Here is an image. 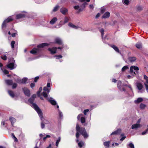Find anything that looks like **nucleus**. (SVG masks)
Wrapping results in <instances>:
<instances>
[{"mask_svg": "<svg viewBox=\"0 0 148 148\" xmlns=\"http://www.w3.org/2000/svg\"><path fill=\"white\" fill-rule=\"evenodd\" d=\"M37 113L40 117L41 122L45 124L48 123L49 122L47 120L44 119L42 116V113L40 109H39L37 110Z\"/></svg>", "mask_w": 148, "mask_h": 148, "instance_id": "39448f33", "label": "nucleus"}, {"mask_svg": "<svg viewBox=\"0 0 148 148\" xmlns=\"http://www.w3.org/2000/svg\"><path fill=\"white\" fill-rule=\"evenodd\" d=\"M106 11V8L104 7H102L101 9V13H103Z\"/></svg>", "mask_w": 148, "mask_h": 148, "instance_id": "a18cd8bd", "label": "nucleus"}, {"mask_svg": "<svg viewBox=\"0 0 148 148\" xmlns=\"http://www.w3.org/2000/svg\"><path fill=\"white\" fill-rule=\"evenodd\" d=\"M148 127V125L147 126ZM148 133V128L145 131L143 132L142 133V135H144L147 134Z\"/></svg>", "mask_w": 148, "mask_h": 148, "instance_id": "ea45409f", "label": "nucleus"}, {"mask_svg": "<svg viewBox=\"0 0 148 148\" xmlns=\"http://www.w3.org/2000/svg\"><path fill=\"white\" fill-rule=\"evenodd\" d=\"M89 109H85L84 110L83 113L84 115H86L87 112H89Z\"/></svg>", "mask_w": 148, "mask_h": 148, "instance_id": "8fccbe9b", "label": "nucleus"}, {"mask_svg": "<svg viewBox=\"0 0 148 148\" xmlns=\"http://www.w3.org/2000/svg\"><path fill=\"white\" fill-rule=\"evenodd\" d=\"M60 12L63 15H65L68 12V9L64 7L60 8Z\"/></svg>", "mask_w": 148, "mask_h": 148, "instance_id": "dca6fc26", "label": "nucleus"}, {"mask_svg": "<svg viewBox=\"0 0 148 148\" xmlns=\"http://www.w3.org/2000/svg\"><path fill=\"white\" fill-rule=\"evenodd\" d=\"M50 86H51V84L50 83H48L47 84V88H49L50 87Z\"/></svg>", "mask_w": 148, "mask_h": 148, "instance_id": "680f3d73", "label": "nucleus"}, {"mask_svg": "<svg viewBox=\"0 0 148 148\" xmlns=\"http://www.w3.org/2000/svg\"><path fill=\"white\" fill-rule=\"evenodd\" d=\"M8 92L9 95L12 97H14V94L12 91L9 90Z\"/></svg>", "mask_w": 148, "mask_h": 148, "instance_id": "c756f323", "label": "nucleus"}, {"mask_svg": "<svg viewBox=\"0 0 148 148\" xmlns=\"http://www.w3.org/2000/svg\"><path fill=\"white\" fill-rule=\"evenodd\" d=\"M60 23L62 25H64L65 23H64V21H60Z\"/></svg>", "mask_w": 148, "mask_h": 148, "instance_id": "13d9d810", "label": "nucleus"}, {"mask_svg": "<svg viewBox=\"0 0 148 148\" xmlns=\"http://www.w3.org/2000/svg\"><path fill=\"white\" fill-rule=\"evenodd\" d=\"M36 95L35 94H34L33 95L32 97H31L32 98H33L34 99H35L36 97Z\"/></svg>", "mask_w": 148, "mask_h": 148, "instance_id": "69168bd1", "label": "nucleus"}, {"mask_svg": "<svg viewBox=\"0 0 148 148\" xmlns=\"http://www.w3.org/2000/svg\"><path fill=\"white\" fill-rule=\"evenodd\" d=\"M57 49V47H54L52 48H49L48 50L51 54H53L56 53Z\"/></svg>", "mask_w": 148, "mask_h": 148, "instance_id": "9d476101", "label": "nucleus"}, {"mask_svg": "<svg viewBox=\"0 0 148 148\" xmlns=\"http://www.w3.org/2000/svg\"><path fill=\"white\" fill-rule=\"evenodd\" d=\"M57 108L58 109V112L59 115V119H62L63 117V114L62 112H61L59 109V106L58 105H57Z\"/></svg>", "mask_w": 148, "mask_h": 148, "instance_id": "f8f14e48", "label": "nucleus"}, {"mask_svg": "<svg viewBox=\"0 0 148 148\" xmlns=\"http://www.w3.org/2000/svg\"><path fill=\"white\" fill-rule=\"evenodd\" d=\"M138 70L139 68L138 67L135 66H131L130 68V71L131 73H132L134 72V70L135 71H138Z\"/></svg>", "mask_w": 148, "mask_h": 148, "instance_id": "a211bd4d", "label": "nucleus"}, {"mask_svg": "<svg viewBox=\"0 0 148 148\" xmlns=\"http://www.w3.org/2000/svg\"><path fill=\"white\" fill-rule=\"evenodd\" d=\"M74 8L75 10H78L79 12H81L82 10V9L79 8V5L75 6H74Z\"/></svg>", "mask_w": 148, "mask_h": 148, "instance_id": "7c9ffc66", "label": "nucleus"}, {"mask_svg": "<svg viewBox=\"0 0 148 148\" xmlns=\"http://www.w3.org/2000/svg\"><path fill=\"white\" fill-rule=\"evenodd\" d=\"M39 78V77L37 76L34 78V82H36Z\"/></svg>", "mask_w": 148, "mask_h": 148, "instance_id": "bf43d9fd", "label": "nucleus"}, {"mask_svg": "<svg viewBox=\"0 0 148 148\" xmlns=\"http://www.w3.org/2000/svg\"><path fill=\"white\" fill-rule=\"evenodd\" d=\"M35 84L34 83H32L30 84V86L31 88L34 87L35 86Z\"/></svg>", "mask_w": 148, "mask_h": 148, "instance_id": "0e129e2a", "label": "nucleus"}, {"mask_svg": "<svg viewBox=\"0 0 148 148\" xmlns=\"http://www.w3.org/2000/svg\"><path fill=\"white\" fill-rule=\"evenodd\" d=\"M112 47L117 52L119 53V51L118 48L114 45L112 46Z\"/></svg>", "mask_w": 148, "mask_h": 148, "instance_id": "72a5a7b5", "label": "nucleus"}, {"mask_svg": "<svg viewBox=\"0 0 148 148\" xmlns=\"http://www.w3.org/2000/svg\"><path fill=\"white\" fill-rule=\"evenodd\" d=\"M78 146L79 147L81 148L82 147V146H83L84 145V142L81 141H80L78 143Z\"/></svg>", "mask_w": 148, "mask_h": 148, "instance_id": "e433bc0d", "label": "nucleus"}, {"mask_svg": "<svg viewBox=\"0 0 148 148\" xmlns=\"http://www.w3.org/2000/svg\"><path fill=\"white\" fill-rule=\"evenodd\" d=\"M121 130L120 129H119L116 131L112 132L110 134V135H117L119 134L121 132Z\"/></svg>", "mask_w": 148, "mask_h": 148, "instance_id": "f3484780", "label": "nucleus"}, {"mask_svg": "<svg viewBox=\"0 0 148 148\" xmlns=\"http://www.w3.org/2000/svg\"><path fill=\"white\" fill-rule=\"evenodd\" d=\"M127 86L131 90H132L130 85H127V84L122 83L120 81H119L117 83V87L119 90L121 92H123V94L125 95H126L127 94V92L124 86Z\"/></svg>", "mask_w": 148, "mask_h": 148, "instance_id": "f03ea898", "label": "nucleus"}, {"mask_svg": "<svg viewBox=\"0 0 148 148\" xmlns=\"http://www.w3.org/2000/svg\"><path fill=\"white\" fill-rule=\"evenodd\" d=\"M12 62L9 61V64L7 65V67L10 70H12L16 67V65L15 64V61L13 58L11 59Z\"/></svg>", "mask_w": 148, "mask_h": 148, "instance_id": "423d86ee", "label": "nucleus"}, {"mask_svg": "<svg viewBox=\"0 0 148 148\" xmlns=\"http://www.w3.org/2000/svg\"><path fill=\"white\" fill-rule=\"evenodd\" d=\"M141 127V125L136 123L132 125L131 128L132 129L137 130L138 128H140Z\"/></svg>", "mask_w": 148, "mask_h": 148, "instance_id": "4468645a", "label": "nucleus"}, {"mask_svg": "<svg viewBox=\"0 0 148 148\" xmlns=\"http://www.w3.org/2000/svg\"><path fill=\"white\" fill-rule=\"evenodd\" d=\"M15 41L13 40L12 41L11 44V47L12 49H13L14 48V45L15 44Z\"/></svg>", "mask_w": 148, "mask_h": 148, "instance_id": "79ce46f5", "label": "nucleus"}, {"mask_svg": "<svg viewBox=\"0 0 148 148\" xmlns=\"http://www.w3.org/2000/svg\"><path fill=\"white\" fill-rule=\"evenodd\" d=\"M22 79H18L16 81L19 84H22Z\"/></svg>", "mask_w": 148, "mask_h": 148, "instance_id": "864d4df0", "label": "nucleus"}, {"mask_svg": "<svg viewBox=\"0 0 148 148\" xmlns=\"http://www.w3.org/2000/svg\"><path fill=\"white\" fill-rule=\"evenodd\" d=\"M13 20V18L11 17L8 18L7 19L4 21L1 27L2 29L5 28L6 26L7 23Z\"/></svg>", "mask_w": 148, "mask_h": 148, "instance_id": "6e6552de", "label": "nucleus"}, {"mask_svg": "<svg viewBox=\"0 0 148 148\" xmlns=\"http://www.w3.org/2000/svg\"><path fill=\"white\" fill-rule=\"evenodd\" d=\"M137 9L138 10H140L142 9V8L140 6H138L137 7Z\"/></svg>", "mask_w": 148, "mask_h": 148, "instance_id": "052dcab7", "label": "nucleus"}, {"mask_svg": "<svg viewBox=\"0 0 148 148\" xmlns=\"http://www.w3.org/2000/svg\"><path fill=\"white\" fill-rule=\"evenodd\" d=\"M144 78L146 80L145 82H147V81L148 80V77L146 75H144Z\"/></svg>", "mask_w": 148, "mask_h": 148, "instance_id": "4d7b16f0", "label": "nucleus"}, {"mask_svg": "<svg viewBox=\"0 0 148 148\" xmlns=\"http://www.w3.org/2000/svg\"><path fill=\"white\" fill-rule=\"evenodd\" d=\"M110 15V14L108 12H105L102 16V18H108Z\"/></svg>", "mask_w": 148, "mask_h": 148, "instance_id": "aec40b11", "label": "nucleus"}, {"mask_svg": "<svg viewBox=\"0 0 148 148\" xmlns=\"http://www.w3.org/2000/svg\"><path fill=\"white\" fill-rule=\"evenodd\" d=\"M58 19L56 17H53L50 21L49 23L51 25H53L57 21Z\"/></svg>", "mask_w": 148, "mask_h": 148, "instance_id": "6ab92c4d", "label": "nucleus"}, {"mask_svg": "<svg viewBox=\"0 0 148 148\" xmlns=\"http://www.w3.org/2000/svg\"><path fill=\"white\" fill-rule=\"evenodd\" d=\"M121 138H120V140L122 141H123L126 137V136H125V134L123 133L121 134Z\"/></svg>", "mask_w": 148, "mask_h": 148, "instance_id": "473e14b6", "label": "nucleus"}, {"mask_svg": "<svg viewBox=\"0 0 148 148\" xmlns=\"http://www.w3.org/2000/svg\"><path fill=\"white\" fill-rule=\"evenodd\" d=\"M5 82L7 85H12L13 83V81L12 80L6 79L5 80Z\"/></svg>", "mask_w": 148, "mask_h": 148, "instance_id": "a878e982", "label": "nucleus"}, {"mask_svg": "<svg viewBox=\"0 0 148 148\" xmlns=\"http://www.w3.org/2000/svg\"><path fill=\"white\" fill-rule=\"evenodd\" d=\"M123 3L126 5H127L129 4V1L128 0H122Z\"/></svg>", "mask_w": 148, "mask_h": 148, "instance_id": "a19ab883", "label": "nucleus"}, {"mask_svg": "<svg viewBox=\"0 0 148 148\" xmlns=\"http://www.w3.org/2000/svg\"><path fill=\"white\" fill-rule=\"evenodd\" d=\"M60 8V6L58 5H56L53 7L51 11V13L52 14L53 13L57 12L59 10Z\"/></svg>", "mask_w": 148, "mask_h": 148, "instance_id": "2eb2a0df", "label": "nucleus"}, {"mask_svg": "<svg viewBox=\"0 0 148 148\" xmlns=\"http://www.w3.org/2000/svg\"><path fill=\"white\" fill-rule=\"evenodd\" d=\"M100 16V14L99 13H98L96 15L95 17L96 18H98Z\"/></svg>", "mask_w": 148, "mask_h": 148, "instance_id": "774afa93", "label": "nucleus"}, {"mask_svg": "<svg viewBox=\"0 0 148 148\" xmlns=\"http://www.w3.org/2000/svg\"><path fill=\"white\" fill-rule=\"evenodd\" d=\"M137 86L139 90H141L143 88V86L141 84L138 83L137 84Z\"/></svg>", "mask_w": 148, "mask_h": 148, "instance_id": "bb28decb", "label": "nucleus"}, {"mask_svg": "<svg viewBox=\"0 0 148 148\" xmlns=\"http://www.w3.org/2000/svg\"><path fill=\"white\" fill-rule=\"evenodd\" d=\"M136 46L137 48L140 49L142 47V44L140 42H138L136 44Z\"/></svg>", "mask_w": 148, "mask_h": 148, "instance_id": "2f4dec72", "label": "nucleus"}, {"mask_svg": "<svg viewBox=\"0 0 148 148\" xmlns=\"http://www.w3.org/2000/svg\"><path fill=\"white\" fill-rule=\"evenodd\" d=\"M60 140L61 137H58V138L56 140V145L57 146V147H58L59 143L60 142Z\"/></svg>", "mask_w": 148, "mask_h": 148, "instance_id": "f704fd0d", "label": "nucleus"}, {"mask_svg": "<svg viewBox=\"0 0 148 148\" xmlns=\"http://www.w3.org/2000/svg\"><path fill=\"white\" fill-rule=\"evenodd\" d=\"M12 125V126H13V124L16 122V119L12 117H10L9 119Z\"/></svg>", "mask_w": 148, "mask_h": 148, "instance_id": "cd10ccee", "label": "nucleus"}, {"mask_svg": "<svg viewBox=\"0 0 148 148\" xmlns=\"http://www.w3.org/2000/svg\"><path fill=\"white\" fill-rule=\"evenodd\" d=\"M27 80V78L25 77L23 78V79H22V84H25L26 83Z\"/></svg>", "mask_w": 148, "mask_h": 148, "instance_id": "4c0bfd02", "label": "nucleus"}, {"mask_svg": "<svg viewBox=\"0 0 148 148\" xmlns=\"http://www.w3.org/2000/svg\"><path fill=\"white\" fill-rule=\"evenodd\" d=\"M41 95H42L43 97L46 98V99L48 100V101L50 103L53 105H56L57 103L56 101L51 97L49 98L48 97V94L45 92H43L41 94Z\"/></svg>", "mask_w": 148, "mask_h": 148, "instance_id": "20e7f679", "label": "nucleus"}, {"mask_svg": "<svg viewBox=\"0 0 148 148\" xmlns=\"http://www.w3.org/2000/svg\"><path fill=\"white\" fill-rule=\"evenodd\" d=\"M100 32H101V37L103 39V41L104 42L106 43V42L105 41V39L103 38V36L104 34V30L103 28H101L100 29Z\"/></svg>", "mask_w": 148, "mask_h": 148, "instance_id": "b1692460", "label": "nucleus"}, {"mask_svg": "<svg viewBox=\"0 0 148 148\" xmlns=\"http://www.w3.org/2000/svg\"><path fill=\"white\" fill-rule=\"evenodd\" d=\"M49 44L47 43H43L37 45L38 48H34L30 51V53H31L34 54L39 52L40 50V49L39 48L41 47H44L47 46Z\"/></svg>", "mask_w": 148, "mask_h": 148, "instance_id": "7ed1b4c3", "label": "nucleus"}, {"mask_svg": "<svg viewBox=\"0 0 148 148\" xmlns=\"http://www.w3.org/2000/svg\"><path fill=\"white\" fill-rule=\"evenodd\" d=\"M69 21V19L67 17H65L64 18V23H67Z\"/></svg>", "mask_w": 148, "mask_h": 148, "instance_id": "49530a36", "label": "nucleus"}, {"mask_svg": "<svg viewBox=\"0 0 148 148\" xmlns=\"http://www.w3.org/2000/svg\"><path fill=\"white\" fill-rule=\"evenodd\" d=\"M23 89L25 95L29 97L30 95V92L29 90L26 88H23Z\"/></svg>", "mask_w": 148, "mask_h": 148, "instance_id": "9b49d317", "label": "nucleus"}, {"mask_svg": "<svg viewBox=\"0 0 148 148\" xmlns=\"http://www.w3.org/2000/svg\"><path fill=\"white\" fill-rule=\"evenodd\" d=\"M40 92H41L39 91H38L37 92V95L38 97H40V96H41Z\"/></svg>", "mask_w": 148, "mask_h": 148, "instance_id": "338daca9", "label": "nucleus"}, {"mask_svg": "<svg viewBox=\"0 0 148 148\" xmlns=\"http://www.w3.org/2000/svg\"><path fill=\"white\" fill-rule=\"evenodd\" d=\"M136 58L134 56L130 57L128 58L129 60L131 62H134L136 60Z\"/></svg>", "mask_w": 148, "mask_h": 148, "instance_id": "4be33fe9", "label": "nucleus"}, {"mask_svg": "<svg viewBox=\"0 0 148 148\" xmlns=\"http://www.w3.org/2000/svg\"><path fill=\"white\" fill-rule=\"evenodd\" d=\"M43 90L44 91L46 92H47L49 93L51 90V88H48L46 86L44 87L43 88Z\"/></svg>", "mask_w": 148, "mask_h": 148, "instance_id": "c9c22d12", "label": "nucleus"}, {"mask_svg": "<svg viewBox=\"0 0 148 148\" xmlns=\"http://www.w3.org/2000/svg\"><path fill=\"white\" fill-rule=\"evenodd\" d=\"M110 141L105 142H104L103 145L105 146L106 148H109Z\"/></svg>", "mask_w": 148, "mask_h": 148, "instance_id": "c85d7f7f", "label": "nucleus"}, {"mask_svg": "<svg viewBox=\"0 0 148 148\" xmlns=\"http://www.w3.org/2000/svg\"><path fill=\"white\" fill-rule=\"evenodd\" d=\"M3 72L5 74H7L9 73V72L6 69L3 70Z\"/></svg>", "mask_w": 148, "mask_h": 148, "instance_id": "5fc2aeb1", "label": "nucleus"}, {"mask_svg": "<svg viewBox=\"0 0 148 148\" xmlns=\"http://www.w3.org/2000/svg\"><path fill=\"white\" fill-rule=\"evenodd\" d=\"M34 99L31 97L29 99V102L31 104V106L34 108V109L37 112V110H38V109H40L38 106L35 103H34L33 102Z\"/></svg>", "mask_w": 148, "mask_h": 148, "instance_id": "0eeeda50", "label": "nucleus"}, {"mask_svg": "<svg viewBox=\"0 0 148 148\" xmlns=\"http://www.w3.org/2000/svg\"><path fill=\"white\" fill-rule=\"evenodd\" d=\"M25 16V14H20L16 15V18L17 19H19L24 17Z\"/></svg>", "mask_w": 148, "mask_h": 148, "instance_id": "5701e85b", "label": "nucleus"}, {"mask_svg": "<svg viewBox=\"0 0 148 148\" xmlns=\"http://www.w3.org/2000/svg\"><path fill=\"white\" fill-rule=\"evenodd\" d=\"M45 124L42 122H41V127L42 129H43L45 127Z\"/></svg>", "mask_w": 148, "mask_h": 148, "instance_id": "6e6d98bb", "label": "nucleus"}, {"mask_svg": "<svg viewBox=\"0 0 148 148\" xmlns=\"http://www.w3.org/2000/svg\"><path fill=\"white\" fill-rule=\"evenodd\" d=\"M45 134H40V135H39L40 136V138H42V137L43 136H45Z\"/></svg>", "mask_w": 148, "mask_h": 148, "instance_id": "e2e57ef3", "label": "nucleus"}, {"mask_svg": "<svg viewBox=\"0 0 148 148\" xmlns=\"http://www.w3.org/2000/svg\"><path fill=\"white\" fill-rule=\"evenodd\" d=\"M12 88L13 89L16 88L17 86V84L15 83H14V84L12 83Z\"/></svg>", "mask_w": 148, "mask_h": 148, "instance_id": "603ef678", "label": "nucleus"}, {"mask_svg": "<svg viewBox=\"0 0 148 148\" xmlns=\"http://www.w3.org/2000/svg\"><path fill=\"white\" fill-rule=\"evenodd\" d=\"M145 106H146L145 104L143 103H141L140 105V109H144L145 108Z\"/></svg>", "mask_w": 148, "mask_h": 148, "instance_id": "c03bdc74", "label": "nucleus"}, {"mask_svg": "<svg viewBox=\"0 0 148 148\" xmlns=\"http://www.w3.org/2000/svg\"><path fill=\"white\" fill-rule=\"evenodd\" d=\"M129 68L127 66H123L122 69L121 71L122 72L125 71L126 69Z\"/></svg>", "mask_w": 148, "mask_h": 148, "instance_id": "58836bf2", "label": "nucleus"}, {"mask_svg": "<svg viewBox=\"0 0 148 148\" xmlns=\"http://www.w3.org/2000/svg\"><path fill=\"white\" fill-rule=\"evenodd\" d=\"M143 99L141 97L138 98L136 100H135L134 102L136 103H138L143 101Z\"/></svg>", "mask_w": 148, "mask_h": 148, "instance_id": "393cba45", "label": "nucleus"}, {"mask_svg": "<svg viewBox=\"0 0 148 148\" xmlns=\"http://www.w3.org/2000/svg\"><path fill=\"white\" fill-rule=\"evenodd\" d=\"M1 58L2 59L4 60H6L7 59V56L5 55L1 56Z\"/></svg>", "mask_w": 148, "mask_h": 148, "instance_id": "de8ad7c7", "label": "nucleus"}, {"mask_svg": "<svg viewBox=\"0 0 148 148\" xmlns=\"http://www.w3.org/2000/svg\"><path fill=\"white\" fill-rule=\"evenodd\" d=\"M77 119L78 120H80L82 123H83L85 122L86 118L82 114H80L78 115Z\"/></svg>", "mask_w": 148, "mask_h": 148, "instance_id": "1a4fd4ad", "label": "nucleus"}, {"mask_svg": "<svg viewBox=\"0 0 148 148\" xmlns=\"http://www.w3.org/2000/svg\"><path fill=\"white\" fill-rule=\"evenodd\" d=\"M76 129L77 132L76 134V136L77 138L76 140V142L77 143L79 141V140L78 139L79 136V132H80L85 138H87L88 137V135L87 134L85 129L84 128H80L79 125L77 124L76 125Z\"/></svg>", "mask_w": 148, "mask_h": 148, "instance_id": "f257e3e1", "label": "nucleus"}, {"mask_svg": "<svg viewBox=\"0 0 148 148\" xmlns=\"http://www.w3.org/2000/svg\"><path fill=\"white\" fill-rule=\"evenodd\" d=\"M50 137H51L49 135H46L43 138V140H45L47 138H49Z\"/></svg>", "mask_w": 148, "mask_h": 148, "instance_id": "3c124183", "label": "nucleus"}, {"mask_svg": "<svg viewBox=\"0 0 148 148\" xmlns=\"http://www.w3.org/2000/svg\"><path fill=\"white\" fill-rule=\"evenodd\" d=\"M127 145H128L130 148H134V144L132 143H130L129 144Z\"/></svg>", "mask_w": 148, "mask_h": 148, "instance_id": "37998d69", "label": "nucleus"}, {"mask_svg": "<svg viewBox=\"0 0 148 148\" xmlns=\"http://www.w3.org/2000/svg\"><path fill=\"white\" fill-rule=\"evenodd\" d=\"M55 43L58 45H62V42L61 39L57 37L55 39Z\"/></svg>", "mask_w": 148, "mask_h": 148, "instance_id": "ddd939ff", "label": "nucleus"}, {"mask_svg": "<svg viewBox=\"0 0 148 148\" xmlns=\"http://www.w3.org/2000/svg\"><path fill=\"white\" fill-rule=\"evenodd\" d=\"M54 57H56V58L57 59H59L60 58H62V55H56Z\"/></svg>", "mask_w": 148, "mask_h": 148, "instance_id": "09e8293b", "label": "nucleus"}, {"mask_svg": "<svg viewBox=\"0 0 148 148\" xmlns=\"http://www.w3.org/2000/svg\"><path fill=\"white\" fill-rule=\"evenodd\" d=\"M68 25L70 27L75 29H77L79 28L78 27L74 25L71 23H69L68 24Z\"/></svg>", "mask_w": 148, "mask_h": 148, "instance_id": "412c9836", "label": "nucleus"}]
</instances>
